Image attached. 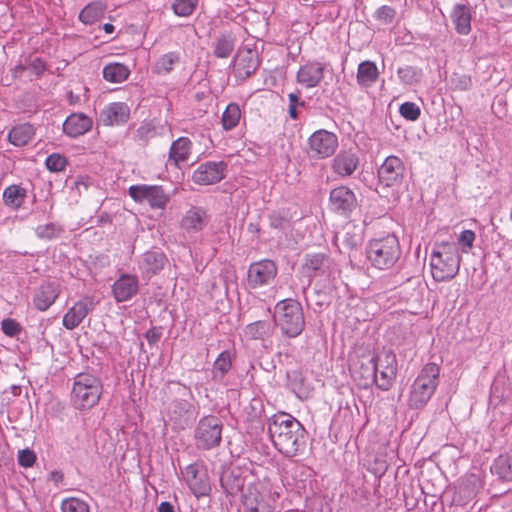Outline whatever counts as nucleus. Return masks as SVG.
<instances>
[{"instance_id":"obj_59","label":"nucleus","mask_w":512,"mask_h":512,"mask_svg":"<svg viewBox=\"0 0 512 512\" xmlns=\"http://www.w3.org/2000/svg\"><path fill=\"white\" fill-rule=\"evenodd\" d=\"M298 99L299 97L296 93L289 94L290 105H297Z\"/></svg>"},{"instance_id":"obj_36","label":"nucleus","mask_w":512,"mask_h":512,"mask_svg":"<svg viewBox=\"0 0 512 512\" xmlns=\"http://www.w3.org/2000/svg\"><path fill=\"white\" fill-rule=\"evenodd\" d=\"M26 198L25 189L18 185H10L3 192V201L5 205L12 208H19Z\"/></svg>"},{"instance_id":"obj_27","label":"nucleus","mask_w":512,"mask_h":512,"mask_svg":"<svg viewBox=\"0 0 512 512\" xmlns=\"http://www.w3.org/2000/svg\"><path fill=\"white\" fill-rule=\"evenodd\" d=\"M257 52L251 49L240 51L235 59V68L240 76H250L258 67Z\"/></svg>"},{"instance_id":"obj_17","label":"nucleus","mask_w":512,"mask_h":512,"mask_svg":"<svg viewBox=\"0 0 512 512\" xmlns=\"http://www.w3.org/2000/svg\"><path fill=\"white\" fill-rule=\"evenodd\" d=\"M324 70L325 64L321 62H307L299 68L297 82L306 88L316 87L324 78Z\"/></svg>"},{"instance_id":"obj_46","label":"nucleus","mask_w":512,"mask_h":512,"mask_svg":"<svg viewBox=\"0 0 512 512\" xmlns=\"http://www.w3.org/2000/svg\"><path fill=\"white\" fill-rule=\"evenodd\" d=\"M396 15V11L391 6H381L375 12V18L377 21L383 24H390Z\"/></svg>"},{"instance_id":"obj_18","label":"nucleus","mask_w":512,"mask_h":512,"mask_svg":"<svg viewBox=\"0 0 512 512\" xmlns=\"http://www.w3.org/2000/svg\"><path fill=\"white\" fill-rule=\"evenodd\" d=\"M209 222L207 212L200 207H191L183 215L180 221L181 229L188 233L194 234L202 231Z\"/></svg>"},{"instance_id":"obj_7","label":"nucleus","mask_w":512,"mask_h":512,"mask_svg":"<svg viewBox=\"0 0 512 512\" xmlns=\"http://www.w3.org/2000/svg\"><path fill=\"white\" fill-rule=\"evenodd\" d=\"M274 319L277 326L289 337L299 335L305 325L302 307L292 299L282 300L274 309Z\"/></svg>"},{"instance_id":"obj_28","label":"nucleus","mask_w":512,"mask_h":512,"mask_svg":"<svg viewBox=\"0 0 512 512\" xmlns=\"http://www.w3.org/2000/svg\"><path fill=\"white\" fill-rule=\"evenodd\" d=\"M451 20L455 26L457 33L467 35L471 31V12L465 5H455L452 13Z\"/></svg>"},{"instance_id":"obj_53","label":"nucleus","mask_w":512,"mask_h":512,"mask_svg":"<svg viewBox=\"0 0 512 512\" xmlns=\"http://www.w3.org/2000/svg\"><path fill=\"white\" fill-rule=\"evenodd\" d=\"M36 461L35 453L32 450L24 449L18 453V462L23 467H32Z\"/></svg>"},{"instance_id":"obj_33","label":"nucleus","mask_w":512,"mask_h":512,"mask_svg":"<svg viewBox=\"0 0 512 512\" xmlns=\"http://www.w3.org/2000/svg\"><path fill=\"white\" fill-rule=\"evenodd\" d=\"M191 142L188 138L181 137L173 142L170 149V160L176 165L185 162L190 154Z\"/></svg>"},{"instance_id":"obj_23","label":"nucleus","mask_w":512,"mask_h":512,"mask_svg":"<svg viewBox=\"0 0 512 512\" xmlns=\"http://www.w3.org/2000/svg\"><path fill=\"white\" fill-rule=\"evenodd\" d=\"M93 121L83 113H74L67 117L63 124L64 132L70 137H78L92 128Z\"/></svg>"},{"instance_id":"obj_39","label":"nucleus","mask_w":512,"mask_h":512,"mask_svg":"<svg viewBox=\"0 0 512 512\" xmlns=\"http://www.w3.org/2000/svg\"><path fill=\"white\" fill-rule=\"evenodd\" d=\"M325 256L323 254L308 255L302 265V271L308 277L314 276L324 265Z\"/></svg>"},{"instance_id":"obj_61","label":"nucleus","mask_w":512,"mask_h":512,"mask_svg":"<svg viewBox=\"0 0 512 512\" xmlns=\"http://www.w3.org/2000/svg\"><path fill=\"white\" fill-rule=\"evenodd\" d=\"M103 29L106 33L110 34L114 31V26L110 23H106L103 25Z\"/></svg>"},{"instance_id":"obj_35","label":"nucleus","mask_w":512,"mask_h":512,"mask_svg":"<svg viewBox=\"0 0 512 512\" xmlns=\"http://www.w3.org/2000/svg\"><path fill=\"white\" fill-rule=\"evenodd\" d=\"M166 258L163 253L148 251L143 255L141 267L148 273H157L165 264Z\"/></svg>"},{"instance_id":"obj_19","label":"nucleus","mask_w":512,"mask_h":512,"mask_svg":"<svg viewBox=\"0 0 512 512\" xmlns=\"http://www.w3.org/2000/svg\"><path fill=\"white\" fill-rule=\"evenodd\" d=\"M188 404L184 401L176 400L170 403L164 416V426L169 425L174 430H182L188 425Z\"/></svg>"},{"instance_id":"obj_22","label":"nucleus","mask_w":512,"mask_h":512,"mask_svg":"<svg viewBox=\"0 0 512 512\" xmlns=\"http://www.w3.org/2000/svg\"><path fill=\"white\" fill-rule=\"evenodd\" d=\"M60 286L55 282L41 285L35 293L34 305L40 311H46L58 298Z\"/></svg>"},{"instance_id":"obj_31","label":"nucleus","mask_w":512,"mask_h":512,"mask_svg":"<svg viewBox=\"0 0 512 512\" xmlns=\"http://www.w3.org/2000/svg\"><path fill=\"white\" fill-rule=\"evenodd\" d=\"M34 136V129L30 124H22L14 127L8 135L11 144L15 146H24L30 142Z\"/></svg>"},{"instance_id":"obj_45","label":"nucleus","mask_w":512,"mask_h":512,"mask_svg":"<svg viewBox=\"0 0 512 512\" xmlns=\"http://www.w3.org/2000/svg\"><path fill=\"white\" fill-rule=\"evenodd\" d=\"M399 112L407 120L415 121L420 116V108L413 102H405L400 108Z\"/></svg>"},{"instance_id":"obj_4","label":"nucleus","mask_w":512,"mask_h":512,"mask_svg":"<svg viewBox=\"0 0 512 512\" xmlns=\"http://www.w3.org/2000/svg\"><path fill=\"white\" fill-rule=\"evenodd\" d=\"M440 367L435 363L423 366L411 385L408 406L412 409H422L433 396L439 382Z\"/></svg>"},{"instance_id":"obj_32","label":"nucleus","mask_w":512,"mask_h":512,"mask_svg":"<svg viewBox=\"0 0 512 512\" xmlns=\"http://www.w3.org/2000/svg\"><path fill=\"white\" fill-rule=\"evenodd\" d=\"M130 74L128 67L121 63H110L103 68V77L111 83H121Z\"/></svg>"},{"instance_id":"obj_54","label":"nucleus","mask_w":512,"mask_h":512,"mask_svg":"<svg viewBox=\"0 0 512 512\" xmlns=\"http://www.w3.org/2000/svg\"><path fill=\"white\" fill-rule=\"evenodd\" d=\"M145 337L150 344H155L159 341L161 333L158 329L151 328L146 332Z\"/></svg>"},{"instance_id":"obj_55","label":"nucleus","mask_w":512,"mask_h":512,"mask_svg":"<svg viewBox=\"0 0 512 512\" xmlns=\"http://www.w3.org/2000/svg\"><path fill=\"white\" fill-rule=\"evenodd\" d=\"M158 512H175L174 507L169 502H161L158 507Z\"/></svg>"},{"instance_id":"obj_52","label":"nucleus","mask_w":512,"mask_h":512,"mask_svg":"<svg viewBox=\"0 0 512 512\" xmlns=\"http://www.w3.org/2000/svg\"><path fill=\"white\" fill-rule=\"evenodd\" d=\"M59 229L56 227V225L50 223L45 225H40L36 229V233L38 237L40 238H54L59 234Z\"/></svg>"},{"instance_id":"obj_60","label":"nucleus","mask_w":512,"mask_h":512,"mask_svg":"<svg viewBox=\"0 0 512 512\" xmlns=\"http://www.w3.org/2000/svg\"><path fill=\"white\" fill-rule=\"evenodd\" d=\"M25 70V67L23 65H17L15 68H14V76H18L20 75L23 71Z\"/></svg>"},{"instance_id":"obj_47","label":"nucleus","mask_w":512,"mask_h":512,"mask_svg":"<svg viewBox=\"0 0 512 512\" xmlns=\"http://www.w3.org/2000/svg\"><path fill=\"white\" fill-rule=\"evenodd\" d=\"M476 235L472 230H464L458 237V243L461 246L463 253H468L474 244Z\"/></svg>"},{"instance_id":"obj_41","label":"nucleus","mask_w":512,"mask_h":512,"mask_svg":"<svg viewBox=\"0 0 512 512\" xmlns=\"http://www.w3.org/2000/svg\"><path fill=\"white\" fill-rule=\"evenodd\" d=\"M179 60V57L174 52H169L163 56H161L155 65V70L157 73H167L172 70L173 65L176 64Z\"/></svg>"},{"instance_id":"obj_13","label":"nucleus","mask_w":512,"mask_h":512,"mask_svg":"<svg viewBox=\"0 0 512 512\" xmlns=\"http://www.w3.org/2000/svg\"><path fill=\"white\" fill-rule=\"evenodd\" d=\"M129 195L136 202L146 201L154 208H163L168 202V197L159 186L133 185L129 188Z\"/></svg>"},{"instance_id":"obj_34","label":"nucleus","mask_w":512,"mask_h":512,"mask_svg":"<svg viewBox=\"0 0 512 512\" xmlns=\"http://www.w3.org/2000/svg\"><path fill=\"white\" fill-rule=\"evenodd\" d=\"M492 471L502 480L512 481V453L498 456L494 461Z\"/></svg>"},{"instance_id":"obj_5","label":"nucleus","mask_w":512,"mask_h":512,"mask_svg":"<svg viewBox=\"0 0 512 512\" xmlns=\"http://www.w3.org/2000/svg\"><path fill=\"white\" fill-rule=\"evenodd\" d=\"M279 498L272 484L258 481L250 484L242 496L244 512H273Z\"/></svg>"},{"instance_id":"obj_8","label":"nucleus","mask_w":512,"mask_h":512,"mask_svg":"<svg viewBox=\"0 0 512 512\" xmlns=\"http://www.w3.org/2000/svg\"><path fill=\"white\" fill-rule=\"evenodd\" d=\"M376 368V385L381 390H388L392 386L397 373V359L391 350L383 349L374 355Z\"/></svg>"},{"instance_id":"obj_38","label":"nucleus","mask_w":512,"mask_h":512,"mask_svg":"<svg viewBox=\"0 0 512 512\" xmlns=\"http://www.w3.org/2000/svg\"><path fill=\"white\" fill-rule=\"evenodd\" d=\"M241 117V111L237 104H229L222 115V124L224 129L230 130L234 128Z\"/></svg>"},{"instance_id":"obj_1","label":"nucleus","mask_w":512,"mask_h":512,"mask_svg":"<svg viewBox=\"0 0 512 512\" xmlns=\"http://www.w3.org/2000/svg\"><path fill=\"white\" fill-rule=\"evenodd\" d=\"M268 432L275 448L287 457L296 456L305 445V429L288 413L274 414L269 419Z\"/></svg>"},{"instance_id":"obj_49","label":"nucleus","mask_w":512,"mask_h":512,"mask_svg":"<svg viewBox=\"0 0 512 512\" xmlns=\"http://www.w3.org/2000/svg\"><path fill=\"white\" fill-rule=\"evenodd\" d=\"M46 166L50 171H62L66 166V159L59 154H52L47 157Z\"/></svg>"},{"instance_id":"obj_44","label":"nucleus","mask_w":512,"mask_h":512,"mask_svg":"<svg viewBox=\"0 0 512 512\" xmlns=\"http://www.w3.org/2000/svg\"><path fill=\"white\" fill-rule=\"evenodd\" d=\"M234 49V41L230 37H221L218 39L215 47V55L220 58L228 57Z\"/></svg>"},{"instance_id":"obj_42","label":"nucleus","mask_w":512,"mask_h":512,"mask_svg":"<svg viewBox=\"0 0 512 512\" xmlns=\"http://www.w3.org/2000/svg\"><path fill=\"white\" fill-rule=\"evenodd\" d=\"M198 0H175L172 5L174 13L181 17H187L193 13Z\"/></svg>"},{"instance_id":"obj_20","label":"nucleus","mask_w":512,"mask_h":512,"mask_svg":"<svg viewBox=\"0 0 512 512\" xmlns=\"http://www.w3.org/2000/svg\"><path fill=\"white\" fill-rule=\"evenodd\" d=\"M138 279L136 276L124 274L113 285V295L117 302L131 299L138 292Z\"/></svg>"},{"instance_id":"obj_3","label":"nucleus","mask_w":512,"mask_h":512,"mask_svg":"<svg viewBox=\"0 0 512 512\" xmlns=\"http://www.w3.org/2000/svg\"><path fill=\"white\" fill-rule=\"evenodd\" d=\"M401 255L398 238L386 235L369 241L366 247V258L372 267L378 270L392 268Z\"/></svg>"},{"instance_id":"obj_21","label":"nucleus","mask_w":512,"mask_h":512,"mask_svg":"<svg viewBox=\"0 0 512 512\" xmlns=\"http://www.w3.org/2000/svg\"><path fill=\"white\" fill-rule=\"evenodd\" d=\"M330 205L338 212L351 211L356 205V198L349 188L340 186L330 192Z\"/></svg>"},{"instance_id":"obj_9","label":"nucleus","mask_w":512,"mask_h":512,"mask_svg":"<svg viewBox=\"0 0 512 512\" xmlns=\"http://www.w3.org/2000/svg\"><path fill=\"white\" fill-rule=\"evenodd\" d=\"M222 422L215 416L203 417L196 428L197 445L203 449L216 447L221 442Z\"/></svg>"},{"instance_id":"obj_26","label":"nucleus","mask_w":512,"mask_h":512,"mask_svg":"<svg viewBox=\"0 0 512 512\" xmlns=\"http://www.w3.org/2000/svg\"><path fill=\"white\" fill-rule=\"evenodd\" d=\"M358 157L351 151H341L333 160L332 168L340 176L351 175L358 166Z\"/></svg>"},{"instance_id":"obj_14","label":"nucleus","mask_w":512,"mask_h":512,"mask_svg":"<svg viewBox=\"0 0 512 512\" xmlns=\"http://www.w3.org/2000/svg\"><path fill=\"white\" fill-rule=\"evenodd\" d=\"M225 164L223 162H206L200 164L192 175V180L198 185H212L224 178Z\"/></svg>"},{"instance_id":"obj_24","label":"nucleus","mask_w":512,"mask_h":512,"mask_svg":"<svg viewBox=\"0 0 512 512\" xmlns=\"http://www.w3.org/2000/svg\"><path fill=\"white\" fill-rule=\"evenodd\" d=\"M130 108L122 102H115L107 105L101 112V117L106 125L124 123L128 120Z\"/></svg>"},{"instance_id":"obj_6","label":"nucleus","mask_w":512,"mask_h":512,"mask_svg":"<svg viewBox=\"0 0 512 512\" xmlns=\"http://www.w3.org/2000/svg\"><path fill=\"white\" fill-rule=\"evenodd\" d=\"M102 394L99 378L89 373H79L74 378L71 400L76 409L85 410L94 407Z\"/></svg>"},{"instance_id":"obj_10","label":"nucleus","mask_w":512,"mask_h":512,"mask_svg":"<svg viewBox=\"0 0 512 512\" xmlns=\"http://www.w3.org/2000/svg\"><path fill=\"white\" fill-rule=\"evenodd\" d=\"M338 147L337 136L327 130L315 131L308 139L307 153L313 159H325L334 154Z\"/></svg>"},{"instance_id":"obj_58","label":"nucleus","mask_w":512,"mask_h":512,"mask_svg":"<svg viewBox=\"0 0 512 512\" xmlns=\"http://www.w3.org/2000/svg\"><path fill=\"white\" fill-rule=\"evenodd\" d=\"M297 105H289V115L292 119L297 118Z\"/></svg>"},{"instance_id":"obj_57","label":"nucleus","mask_w":512,"mask_h":512,"mask_svg":"<svg viewBox=\"0 0 512 512\" xmlns=\"http://www.w3.org/2000/svg\"><path fill=\"white\" fill-rule=\"evenodd\" d=\"M68 101L70 104H76L79 102V96L74 95L72 91L68 92Z\"/></svg>"},{"instance_id":"obj_40","label":"nucleus","mask_w":512,"mask_h":512,"mask_svg":"<svg viewBox=\"0 0 512 512\" xmlns=\"http://www.w3.org/2000/svg\"><path fill=\"white\" fill-rule=\"evenodd\" d=\"M62 512H90L89 504L77 497H68L61 502Z\"/></svg>"},{"instance_id":"obj_12","label":"nucleus","mask_w":512,"mask_h":512,"mask_svg":"<svg viewBox=\"0 0 512 512\" xmlns=\"http://www.w3.org/2000/svg\"><path fill=\"white\" fill-rule=\"evenodd\" d=\"M351 373L354 380L362 387L376 383L374 355L366 353L359 356L351 365Z\"/></svg>"},{"instance_id":"obj_48","label":"nucleus","mask_w":512,"mask_h":512,"mask_svg":"<svg viewBox=\"0 0 512 512\" xmlns=\"http://www.w3.org/2000/svg\"><path fill=\"white\" fill-rule=\"evenodd\" d=\"M231 367V356L230 353L225 351L222 352L216 361L214 362V370L219 371L221 375H224Z\"/></svg>"},{"instance_id":"obj_64","label":"nucleus","mask_w":512,"mask_h":512,"mask_svg":"<svg viewBox=\"0 0 512 512\" xmlns=\"http://www.w3.org/2000/svg\"><path fill=\"white\" fill-rule=\"evenodd\" d=\"M510 220L512 221V206H511V210H510Z\"/></svg>"},{"instance_id":"obj_30","label":"nucleus","mask_w":512,"mask_h":512,"mask_svg":"<svg viewBox=\"0 0 512 512\" xmlns=\"http://www.w3.org/2000/svg\"><path fill=\"white\" fill-rule=\"evenodd\" d=\"M379 71L374 62L364 61L359 64L357 81L361 86H370L378 79Z\"/></svg>"},{"instance_id":"obj_29","label":"nucleus","mask_w":512,"mask_h":512,"mask_svg":"<svg viewBox=\"0 0 512 512\" xmlns=\"http://www.w3.org/2000/svg\"><path fill=\"white\" fill-rule=\"evenodd\" d=\"M107 5L97 1L86 5L79 14V20L85 25L93 24L99 21L105 14Z\"/></svg>"},{"instance_id":"obj_62","label":"nucleus","mask_w":512,"mask_h":512,"mask_svg":"<svg viewBox=\"0 0 512 512\" xmlns=\"http://www.w3.org/2000/svg\"><path fill=\"white\" fill-rule=\"evenodd\" d=\"M501 7H510L512 6V0H498Z\"/></svg>"},{"instance_id":"obj_25","label":"nucleus","mask_w":512,"mask_h":512,"mask_svg":"<svg viewBox=\"0 0 512 512\" xmlns=\"http://www.w3.org/2000/svg\"><path fill=\"white\" fill-rule=\"evenodd\" d=\"M184 477L196 497L207 494L209 485L206 476L203 473L200 474L195 465H188L185 468Z\"/></svg>"},{"instance_id":"obj_51","label":"nucleus","mask_w":512,"mask_h":512,"mask_svg":"<svg viewBox=\"0 0 512 512\" xmlns=\"http://www.w3.org/2000/svg\"><path fill=\"white\" fill-rule=\"evenodd\" d=\"M2 331L5 335L13 337L20 333V324L14 319L7 318L1 323Z\"/></svg>"},{"instance_id":"obj_56","label":"nucleus","mask_w":512,"mask_h":512,"mask_svg":"<svg viewBox=\"0 0 512 512\" xmlns=\"http://www.w3.org/2000/svg\"><path fill=\"white\" fill-rule=\"evenodd\" d=\"M50 477H51V480L54 481L56 484L63 480V474L58 471H53L51 473Z\"/></svg>"},{"instance_id":"obj_11","label":"nucleus","mask_w":512,"mask_h":512,"mask_svg":"<svg viewBox=\"0 0 512 512\" xmlns=\"http://www.w3.org/2000/svg\"><path fill=\"white\" fill-rule=\"evenodd\" d=\"M277 271V265L269 259L252 263L247 272L249 287L256 289L269 285L275 279Z\"/></svg>"},{"instance_id":"obj_37","label":"nucleus","mask_w":512,"mask_h":512,"mask_svg":"<svg viewBox=\"0 0 512 512\" xmlns=\"http://www.w3.org/2000/svg\"><path fill=\"white\" fill-rule=\"evenodd\" d=\"M288 386L300 399L307 398L309 390L305 385L304 378L298 371H292L287 374Z\"/></svg>"},{"instance_id":"obj_63","label":"nucleus","mask_w":512,"mask_h":512,"mask_svg":"<svg viewBox=\"0 0 512 512\" xmlns=\"http://www.w3.org/2000/svg\"><path fill=\"white\" fill-rule=\"evenodd\" d=\"M34 66H35V69H36L37 71H42V70H44V65H43V63H42L40 60H38V59L35 61V65H34Z\"/></svg>"},{"instance_id":"obj_50","label":"nucleus","mask_w":512,"mask_h":512,"mask_svg":"<svg viewBox=\"0 0 512 512\" xmlns=\"http://www.w3.org/2000/svg\"><path fill=\"white\" fill-rule=\"evenodd\" d=\"M398 76L402 82L406 84H413L419 80V75L413 67H404L398 69Z\"/></svg>"},{"instance_id":"obj_43","label":"nucleus","mask_w":512,"mask_h":512,"mask_svg":"<svg viewBox=\"0 0 512 512\" xmlns=\"http://www.w3.org/2000/svg\"><path fill=\"white\" fill-rule=\"evenodd\" d=\"M268 331V324L266 322L257 321L251 323L245 328V335L251 339H261Z\"/></svg>"},{"instance_id":"obj_16","label":"nucleus","mask_w":512,"mask_h":512,"mask_svg":"<svg viewBox=\"0 0 512 512\" xmlns=\"http://www.w3.org/2000/svg\"><path fill=\"white\" fill-rule=\"evenodd\" d=\"M403 163L396 156H389L378 170L379 181L387 187L399 183L403 176Z\"/></svg>"},{"instance_id":"obj_15","label":"nucleus","mask_w":512,"mask_h":512,"mask_svg":"<svg viewBox=\"0 0 512 512\" xmlns=\"http://www.w3.org/2000/svg\"><path fill=\"white\" fill-rule=\"evenodd\" d=\"M95 302L92 297L85 296L74 303L64 314L62 324L68 330L76 328L85 317L94 309Z\"/></svg>"},{"instance_id":"obj_2","label":"nucleus","mask_w":512,"mask_h":512,"mask_svg":"<svg viewBox=\"0 0 512 512\" xmlns=\"http://www.w3.org/2000/svg\"><path fill=\"white\" fill-rule=\"evenodd\" d=\"M461 255L453 242L436 243L430 255V271L437 282L452 280L459 272Z\"/></svg>"}]
</instances>
